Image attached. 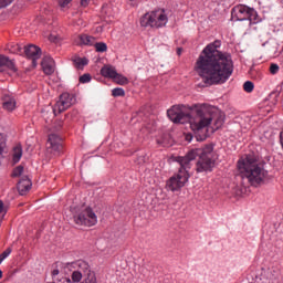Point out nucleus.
I'll return each instance as SVG.
<instances>
[{
    "mask_svg": "<svg viewBox=\"0 0 283 283\" xmlns=\"http://www.w3.org/2000/svg\"><path fill=\"white\" fill-rule=\"evenodd\" d=\"M238 168L241 174V178L243 180H248L252 187L262 185L266 176H269L264 166L260 165L258 163V158L253 155H247L244 159H240L238 161Z\"/></svg>",
    "mask_w": 283,
    "mask_h": 283,
    "instance_id": "4",
    "label": "nucleus"
},
{
    "mask_svg": "<svg viewBox=\"0 0 283 283\" xmlns=\"http://www.w3.org/2000/svg\"><path fill=\"white\" fill-rule=\"evenodd\" d=\"M74 222L77 224L84 226V227H94L96 222H98V217H96V213L92 208H85L74 214Z\"/></svg>",
    "mask_w": 283,
    "mask_h": 283,
    "instance_id": "8",
    "label": "nucleus"
},
{
    "mask_svg": "<svg viewBox=\"0 0 283 283\" xmlns=\"http://www.w3.org/2000/svg\"><path fill=\"white\" fill-rule=\"evenodd\" d=\"M3 277V271L0 270V280Z\"/></svg>",
    "mask_w": 283,
    "mask_h": 283,
    "instance_id": "43",
    "label": "nucleus"
},
{
    "mask_svg": "<svg viewBox=\"0 0 283 283\" xmlns=\"http://www.w3.org/2000/svg\"><path fill=\"white\" fill-rule=\"evenodd\" d=\"M24 54L27 59H31L33 67H36L39 59H41V48L30 44L24 46Z\"/></svg>",
    "mask_w": 283,
    "mask_h": 283,
    "instance_id": "12",
    "label": "nucleus"
},
{
    "mask_svg": "<svg viewBox=\"0 0 283 283\" xmlns=\"http://www.w3.org/2000/svg\"><path fill=\"white\" fill-rule=\"evenodd\" d=\"M82 283H97L96 274H91L90 276H86Z\"/></svg>",
    "mask_w": 283,
    "mask_h": 283,
    "instance_id": "30",
    "label": "nucleus"
},
{
    "mask_svg": "<svg viewBox=\"0 0 283 283\" xmlns=\"http://www.w3.org/2000/svg\"><path fill=\"white\" fill-rule=\"evenodd\" d=\"M231 19L232 21H249L250 25L262 23V18L258 14V11L245 4L233 7L231 10Z\"/></svg>",
    "mask_w": 283,
    "mask_h": 283,
    "instance_id": "5",
    "label": "nucleus"
},
{
    "mask_svg": "<svg viewBox=\"0 0 283 283\" xmlns=\"http://www.w3.org/2000/svg\"><path fill=\"white\" fill-rule=\"evenodd\" d=\"M83 274H81V272H77V271H73L72 272V275H71V279H72V282L73 283H78V282H81V280H83Z\"/></svg>",
    "mask_w": 283,
    "mask_h": 283,
    "instance_id": "25",
    "label": "nucleus"
},
{
    "mask_svg": "<svg viewBox=\"0 0 283 283\" xmlns=\"http://www.w3.org/2000/svg\"><path fill=\"white\" fill-rule=\"evenodd\" d=\"M92 81V75L90 73L83 74L82 76H80V83H91Z\"/></svg>",
    "mask_w": 283,
    "mask_h": 283,
    "instance_id": "29",
    "label": "nucleus"
},
{
    "mask_svg": "<svg viewBox=\"0 0 283 283\" xmlns=\"http://www.w3.org/2000/svg\"><path fill=\"white\" fill-rule=\"evenodd\" d=\"M25 171V169L23 168V166H18L13 169L12 171V178H19V177H23L25 175H23Z\"/></svg>",
    "mask_w": 283,
    "mask_h": 283,
    "instance_id": "23",
    "label": "nucleus"
},
{
    "mask_svg": "<svg viewBox=\"0 0 283 283\" xmlns=\"http://www.w3.org/2000/svg\"><path fill=\"white\" fill-rule=\"evenodd\" d=\"M13 0H0V10L3 8H8L12 3Z\"/></svg>",
    "mask_w": 283,
    "mask_h": 283,
    "instance_id": "33",
    "label": "nucleus"
},
{
    "mask_svg": "<svg viewBox=\"0 0 283 283\" xmlns=\"http://www.w3.org/2000/svg\"><path fill=\"white\" fill-rule=\"evenodd\" d=\"M222 42L216 40L208 44L197 59L195 71L206 83L210 85H222L233 74V60L231 55L218 51Z\"/></svg>",
    "mask_w": 283,
    "mask_h": 283,
    "instance_id": "1",
    "label": "nucleus"
},
{
    "mask_svg": "<svg viewBox=\"0 0 283 283\" xmlns=\"http://www.w3.org/2000/svg\"><path fill=\"white\" fill-rule=\"evenodd\" d=\"M41 65H42V70L44 72V74H48L49 76L51 74H54V70L56 67V65L54 63V59L46 55L42 59Z\"/></svg>",
    "mask_w": 283,
    "mask_h": 283,
    "instance_id": "15",
    "label": "nucleus"
},
{
    "mask_svg": "<svg viewBox=\"0 0 283 283\" xmlns=\"http://www.w3.org/2000/svg\"><path fill=\"white\" fill-rule=\"evenodd\" d=\"M169 18L164 9H157L155 11L144 14L140 19L142 28H153V30H160L167 25Z\"/></svg>",
    "mask_w": 283,
    "mask_h": 283,
    "instance_id": "6",
    "label": "nucleus"
},
{
    "mask_svg": "<svg viewBox=\"0 0 283 283\" xmlns=\"http://www.w3.org/2000/svg\"><path fill=\"white\" fill-rule=\"evenodd\" d=\"M30 189H32V181L30 180L28 175H24L18 182V191L20 196H25V193H28Z\"/></svg>",
    "mask_w": 283,
    "mask_h": 283,
    "instance_id": "14",
    "label": "nucleus"
},
{
    "mask_svg": "<svg viewBox=\"0 0 283 283\" xmlns=\"http://www.w3.org/2000/svg\"><path fill=\"white\" fill-rule=\"evenodd\" d=\"M73 63L77 70H83L90 63V60L87 57L74 56Z\"/></svg>",
    "mask_w": 283,
    "mask_h": 283,
    "instance_id": "20",
    "label": "nucleus"
},
{
    "mask_svg": "<svg viewBox=\"0 0 283 283\" xmlns=\"http://www.w3.org/2000/svg\"><path fill=\"white\" fill-rule=\"evenodd\" d=\"M1 213L3 216H6V213H8V207H6V205L3 203L2 200H0V216H1Z\"/></svg>",
    "mask_w": 283,
    "mask_h": 283,
    "instance_id": "34",
    "label": "nucleus"
},
{
    "mask_svg": "<svg viewBox=\"0 0 283 283\" xmlns=\"http://www.w3.org/2000/svg\"><path fill=\"white\" fill-rule=\"evenodd\" d=\"M57 3L60 8H67L72 3V0H57Z\"/></svg>",
    "mask_w": 283,
    "mask_h": 283,
    "instance_id": "31",
    "label": "nucleus"
},
{
    "mask_svg": "<svg viewBox=\"0 0 283 283\" xmlns=\"http://www.w3.org/2000/svg\"><path fill=\"white\" fill-rule=\"evenodd\" d=\"M112 95L115 97L118 96H125V90H123L122 87H116L112 90Z\"/></svg>",
    "mask_w": 283,
    "mask_h": 283,
    "instance_id": "28",
    "label": "nucleus"
},
{
    "mask_svg": "<svg viewBox=\"0 0 283 283\" xmlns=\"http://www.w3.org/2000/svg\"><path fill=\"white\" fill-rule=\"evenodd\" d=\"M77 25H83V20H78Z\"/></svg>",
    "mask_w": 283,
    "mask_h": 283,
    "instance_id": "39",
    "label": "nucleus"
},
{
    "mask_svg": "<svg viewBox=\"0 0 283 283\" xmlns=\"http://www.w3.org/2000/svg\"><path fill=\"white\" fill-rule=\"evenodd\" d=\"M189 143H191V136L186 137Z\"/></svg>",
    "mask_w": 283,
    "mask_h": 283,
    "instance_id": "42",
    "label": "nucleus"
},
{
    "mask_svg": "<svg viewBox=\"0 0 283 283\" xmlns=\"http://www.w3.org/2000/svg\"><path fill=\"white\" fill-rule=\"evenodd\" d=\"M196 166L197 174H202L205 171H213L216 167V157L213 155V146L208 145L203 148H196L187 153L184 157H177V163L182 167L188 168V171L191 169V161L198 158Z\"/></svg>",
    "mask_w": 283,
    "mask_h": 283,
    "instance_id": "3",
    "label": "nucleus"
},
{
    "mask_svg": "<svg viewBox=\"0 0 283 283\" xmlns=\"http://www.w3.org/2000/svg\"><path fill=\"white\" fill-rule=\"evenodd\" d=\"M3 67H8L11 74L17 72V65L7 56L0 55V72H3Z\"/></svg>",
    "mask_w": 283,
    "mask_h": 283,
    "instance_id": "16",
    "label": "nucleus"
},
{
    "mask_svg": "<svg viewBox=\"0 0 283 283\" xmlns=\"http://www.w3.org/2000/svg\"><path fill=\"white\" fill-rule=\"evenodd\" d=\"M46 151L53 156H61L63 151V139L57 134H50L46 143Z\"/></svg>",
    "mask_w": 283,
    "mask_h": 283,
    "instance_id": "10",
    "label": "nucleus"
},
{
    "mask_svg": "<svg viewBox=\"0 0 283 283\" xmlns=\"http://www.w3.org/2000/svg\"><path fill=\"white\" fill-rule=\"evenodd\" d=\"M189 170L187 166L180 165L178 172L166 181L167 191H180L189 182Z\"/></svg>",
    "mask_w": 283,
    "mask_h": 283,
    "instance_id": "7",
    "label": "nucleus"
},
{
    "mask_svg": "<svg viewBox=\"0 0 283 283\" xmlns=\"http://www.w3.org/2000/svg\"><path fill=\"white\" fill-rule=\"evenodd\" d=\"M167 116L172 123L185 125L189 123L190 129L196 135L199 143L209 137V125L213 123L214 129H220L224 125V114L207 104L200 105L196 114L185 112V106L175 105L167 111Z\"/></svg>",
    "mask_w": 283,
    "mask_h": 283,
    "instance_id": "2",
    "label": "nucleus"
},
{
    "mask_svg": "<svg viewBox=\"0 0 283 283\" xmlns=\"http://www.w3.org/2000/svg\"><path fill=\"white\" fill-rule=\"evenodd\" d=\"M113 81L117 83V85H127L129 83V80L126 76L118 73H116V76L113 78Z\"/></svg>",
    "mask_w": 283,
    "mask_h": 283,
    "instance_id": "22",
    "label": "nucleus"
},
{
    "mask_svg": "<svg viewBox=\"0 0 283 283\" xmlns=\"http://www.w3.org/2000/svg\"><path fill=\"white\" fill-rule=\"evenodd\" d=\"M70 266H73L77 273H81V275L85 277H90V275H94L95 273L92 271V268H90V263L85 262L83 260L73 262L70 264Z\"/></svg>",
    "mask_w": 283,
    "mask_h": 283,
    "instance_id": "13",
    "label": "nucleus"
},
{
    "mask_svg": "<svg viewBox=\"0 0 283 283\" xmlns=\"http://www.w3.org/2000/svg\"><path fill=\"white\" fill-rule=\"evenodd\" d=\"M280 72V65L277 64H271L270 65V73L271 74H277Z\"/></svg>",
    "mask_w": 283,
    "mask_h": 283,
    "instance_id": "32",
    "label": "nucleus"
},
{
    "mask_svg": "<svg viewBox=\"0 0 283 283\" xmlns=\"http://www.w3.org/2000/svg\"><path fill=\"white\" fill-rule=\"evenodd\" d=\"M2 109L4 112L12 113L17 109V98L10 93V91H3L0 96Z\"/></svg>",
    "mask_w": 283,
    "mask_h": 283,
    "instance_id": "11",
    "label": "nucleus"
},
{
    "mask_svg": "<svg viewBox=\"0 0 283 283\" xmlns=\"http://www.w3.org/2000/svg\"><path fill=\"white\" fill-rule=\"evenodd\" d=\"M63 127V122H59V128Z\"/></svg>",
    "mask_w": 283,
    "mask_h": 283,
    "instance_id": "41",
    "label": "nucleus"
},
{
    "mask_svg": "<svg viewBox=\"0 0 283 283\" xmlns=\"http://www.w3.org/2000/svg\"><path fill=\"white\" fill-rule=\"evenodd\" d=\"M3 154H8V137L0 133V165L3 160Z\"/></svg>",
    "mask_w": 283,
    "mask_h": 283,
    "instance_id": "18",
    "label": "nucleus"
},
{
    "mask_svg": "<svg viewBox=\"0 0 283 283\" xmlns=\"http://www.w3.org/2000/svg\"><path fill=\"white\" fill-rule=\"evenodd\" d=\"M117 73L118 72H116V67L112 65H105L101 69V74L104 76V78H112L114 81V77Z\"/></svg>",
    "mask_w": 283,
    "mask_h": 283,
    "instance_id": "17",
    "label": "nucleus"
},
{
    "mask_svg": "<svg viewBox=\"0 0 283 283\" xmlns=\"http://www.w3.org/2000/svg\"><path fill=\"white\" fill-rule=\"evenodd\" d=\"M76 103V98L74 95L70 93H63L60 96V99L56 102V104L53 106V114L56 116V114H61L62 112H65V109H70V106Z\"/></svg>",
    "mask_w": 283,
    "mask_h": 283,
    "instance_id": "9",
    "label": "nucleus"
},
{
    "mask_svg": "<svg viewBox=\"0 0 283 283\" xmlns=\"http://www.w3.org/2000/svg\"><path fill=\"white\" fill-rule=\"evenodd\" d=\"M22 156H23V148H21V146H15L13 148V155H12V160L14 165H17V163L21 160Z\"/></svg>",
    "mask_w": 283,
    "mask_h": 283,
    "instance_id": "21",
    "label": "nucleus"
},
{
    "mask_svg": "<svg viewBox=\"0 0 283 283\" xmlns=\"http://www.w3.org/2000/svg\"><path fill=\"white\" fill-rule=\"evenodd\" d=\"M78 39H80V45L92 46L96 43V38L88 34H81L78 35Z\"/></svg>",
    "mask_w": 283,
    "mask_h": 283,
    "instance_id": "19",
    "label": "nucleus"
},
{
    "mask_svg": "<svg viewBox=\"0 0 283 283\" xmlns=\"http://www.w3.org/2000/svg\"><path fill=\"white\" fill-rule=\"evenodd\" d=\"M255 85H253V82L251 81H247L244 84H243V90L244 92H248V94H251V92H253Z\"/></svg>",
    "mask_w": 283,
    "mask_h": 283,
    "instance_id": "26",
    "label": "nucleus"
},
{
    "mask_svg": "<svg viewBox=\"0 0 283 283\" xmlns=\"http://www.w3.org/2000/svg\"><path fill=\"white\" fill-rule=\"evenodd\" d=\"M90 6V0H81V7L87 8Z\"/></svg>",
    "mask_w": 283,
    "mask_h": 283,
    "instance_id": "36",
    "label": "nucleus"
},
{
    "mask_svg": "<svg viewBox=\"0 0 283 283\" xmlns=\"http://www.w3.org/2000/svg\"><path fill=\"white\" fill-rule=\"evenodd\" d=\"M93 45L96 52H107V44L105 42H95Z\"/></svg>",
    "mask_w": 283,
    "mask_h": 283,
    "instance_id": "24",
    "label": "nucleus"
},
{
    "mask_svg": "<svg viewBox=\"0 0 283 283\" xmlns=\"http://www.w3.org/2000/svg\"><path fill=\"white\" fill-rule=\"evenodd\" d=\"M157 144L158 145H161V147H169V142H167V139H160V138H157Z\"/></svg>",
    "mask_w": 283,
    "mask_h": 283,
    "instance_id": "35",
    "label": "nucleus"
},
{
    "mask_svg": "<svg viewBox=\"0 0 283 283\" xmlns=\"http://www.w3.org/2000/svg\"><path fill=\"white\" fill-rule=\"evenodd\" d=\"M177 54L178 55L182 54V49H177Z\"/></svg>",
    "mask_w": 283,
    "mask_h": 283,
    "instance_id": "38",
    "label": "nucleus"
},
{
    "mask_svg": "<svg viewBox=\"0 0 283 283\" xmlns=\"http://www.w3.org/2000/svg\"><path fill=\"white\" fill-rule=\"evenodd\" d=\"M10 253H12V248H7L1 254H0V263L3 262L7 258H10Z\"/></svg>",
    "mask_w": 283,
    "mask_h": 283,
    "instance_id": "27",
    "label": "nucleus"
},
{
    "mask_svg": "<svg viewBox=\"0 0 283 283\" xmlns=\"http://www.w3.org/2000/svg\"><path fill=\"white\" fill-rule=\"evenodd\" d=\"M102 12H104V14H107L109 12V6H107V4L103 6Z\"/></svg>",
    "mask_w": 283,
    "mask_h": 283,
    "instance_id": "37",
    "label": "nucleus"
},
{
    "mask_svg": "<svg viewBox=\"0 0 283 283\" xmlns=\"http://www.w3.org/2000/svg\"><path fill=\"white\" fill-rule=\"evenodd\" d=\"M17 50H21V46L19 44H17Z\"/></svg>",
    "mask_w": 283,
    "mask_h": 283,
    "instance_id": "44",
    "label": "nucleus"
},
{
    "mask_svg": "<svg viewBox=\"0 0 283 283\" xmlns=\"http://www.w3.org/2000/svg\"><path fill=\"white\" fill-rule=\"evenodd\" d=\"M50 41H54V39H56L54 35H51L50 38Z\"/></svg>",
    "mask_w": 283,
    "mask_h": 283,
    "instance_id": "40",
    "label": "nucleus"
}]
</instances>
